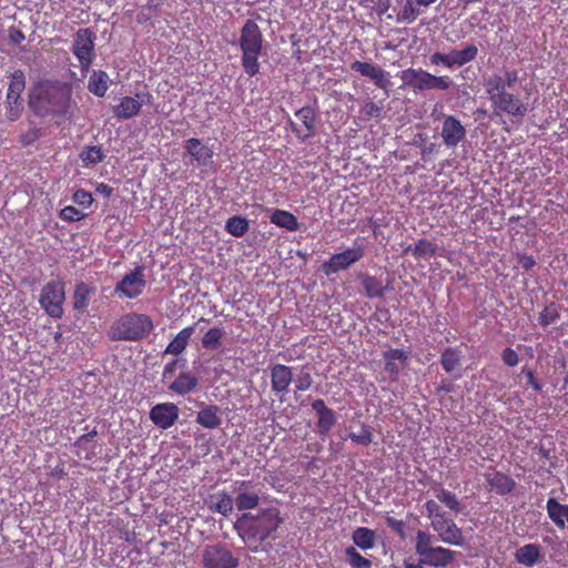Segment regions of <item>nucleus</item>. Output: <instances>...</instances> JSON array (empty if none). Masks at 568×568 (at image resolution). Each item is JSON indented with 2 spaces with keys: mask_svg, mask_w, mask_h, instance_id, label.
Returning a JSON list of instances; mask_svg holds the SVG:
<instances>
[{
  "mask_svg": "<svg viewBox=\"0 0 568 568\" xmlns=\"http://www.w3.org/2000/svg\"><path fill=\"white\" fill-rule=\"evenodd\" d=\"M301 125L291 122L292 131L301 141H305L315 133V111L311 106H303L295 112Z\"/></svg>",
  "mask_w": 568,
  "mask_h": 568,
  "instance_id": "18",
  "label": "nucleus"
},
{
  "mask_svg": "<svg viewBox=\"0 0 568 568\" xmlns=\"http://www.w3.org/2000/svg\"><path fill=\"white\" fill-rule=\"evenodd\" d=\"M346 562L352 568H372V561L363 557L353 546L345 549Z\"/></svg>",
  "mask_w": 568,
  "mask_h": 568,
  "instance_id": "44",
  "label": "nucleus"
},
{
  "mask_svg": "<svg viewBox=\"0 0 568 568\" xmlns=\"http://www.w3.org/2000/svg\"><path fill=\"white\" fill-rule=\"evenodd\" d=\"M521 375L526 377L527 385L530 386L535 392L539 393L542 389V384L536 378L531 368L527 366L521 367Z\"/></svg>",
  "mask_w": 568,
  "mask_h": 568,
  "instance_id": "51",
  "label": "nucleus"
},
{
  "mask_svg": "<svg viewBox=\"0 0 568 568\" xmlns=\"http://www.w3.org/2000/svg\"><path fill=\"white\" fill-rule=\"evenodd\" d=\"M364 256L363 247L346 248L341 253L333 254L324 263V271L327 275L348 268L352 264L358 262Z\"/></svg>",
  "mask_w": 568,
  "mask_h": 568,
  "instance_id": "15",
  "label": "nucleus"
},
{
  "mask_svg": "<svg viewBox=\"0 0 568 568\" xmlns=\"http://www.w3.org/2000/svg\"><path fill=\"white\" fill-rule=\"evenodd\" d=\"M312 408L317 415V432L322 436H326L334 424L336 423V415L335 412L327 407L325 402L323 399H315L312 403Z\"/></svg>",
  "mask_w": 568,
  "mask_h": 568,
  "instance_id": "21",
  "label": "nucleus"
},
{
  "mask_svg": "<svg viewBox=\"0 0 568 568\" xmlns=\"http://www.w3.org/2000/svg\"><path fill=\"white\" fill-rule=\"evenodd\" d=\"M415 554L423 565L435 568H447L458 555L455 550L436 546L434 536L424 530H417L416 532Z\"/></svg>",
  "mask_w": 568,
  "mask_h": 568,
  "instance_id": "6",
  "label": "nucleus"
},
{
  "mask_svg": "<svg viewBox=\"0 0 568 568\" xmlns=\"http://www.w3.org/2000/svg\"><path fill=\"white\" fill-rule=\"evenodd\" d=\"M353 542L362 550L372 549L375 546L376 534L367 527H358L353 531Z\"/></svg>",
  "mask_w": 568,
  "mask_h": 568,
  "instance_id": "37",
  "label": "nucleus"
},
{
  "mask_svg": "<svg viewBox=\"0 0 568 568\" xmlns=\"http://www.w3.org/2000/svg\"><path fill=\"white\" fill-rule=\"evenodd\" d=\"M41 136V131L38 128H32L21 135L20 142L23 146L34 143Z\"/></svg>",
  "mask_w": 568,
  "mask_h": 568,
  "instance_id": "54",
  "label": "nucleus"
},
{
  "mask_svg": "<svg viewBox=\"0 0 568 568\" xmlns=\"http://www.w3.org/2000/svg\"><path fill=\"white\" fill-rule=\"evenodd\" d=\"M108 80L106 72L93 71L88 82L89 91L99 98L104 97L109 89Z\"/></svg>",
  "mask_w": 568,
  "mask_h": 568,
  "instance_id": "38",
  "label": "nucleus"
},
{
  "mask_svg": "<svg viewBox=\"0 0 568 568\" xmlns=\"http://www.w3.org/2000/svg\"><path fill=\"white\" fill-rule=\"evenodd\" d=\"M142 109V102L132 97H123L113 106V114L119 120H128L136 116Z\"/></svg>",
  "mask_w": 568,
  "mask_h": 568,
  "instance_id": "23",
  "label": "nucleus"
},
{
  "mask_svg": "<svg viewBox=\"0 0 568 568\" xmlns=\"http://www.w3.org/2000/svg\"><path fill=\"white\" fill-rule=\"evenodd\" d=\"M403 84L414 91L448 90L453 81L447 75H434L423 69L408 68L400 72Z\"/></svg>",
  "mask_w": 568,
  "mask_h": 568,
  "instance_id": "8",
  "label": "nucleus"
},
{
  "mask_svg": "<svg viewBox=\"0 0 568 568\" xmlns=\"http://www.w3.org/2000/svg\"><path fill=\"white\" fill-rule=\"evenodd\" d=\"M225 336L223 327L214 326L209 328L201 339L202 348L205 351H216L222 346V341Z\"/></svg>",
  "mask_w": 568,
  "mask_h": 568,
  "instance_id": "36",
  "label": "nucleus"
},
{
  "mask_svg": "<svg viewBox=\"0 0 568 568\" xmlns=\"http://www.w3.org/2000/svg\"><path fill=\"white\" fill-rule=\"evenodd\" d=\"M440 136L447 148H456L466 138V129L456 116L445 115Z\"/></svg>",
  "mask_w": 568,
  "mask_h": 568,
  "instance_id": "17",
  "label": "nucleus"
},
{
  "mask_svg": "<svg viewBox=\"0 0 568 568\" xmlns=\"http://www.w3.org/2000/svg\"><path fill=\"white\" fill-rule=\"evenodd\" d=\"M82 161L85 164H97L102 162L103 160V153L100 146H89L85 151L81 154Z\"/></svg>",
  "mask_w": 568,
  "mask_h": 568,
  "instance_id": "47",
  "label": "nucleus"
},
{
  "mask_svg": "<svg viewBox=\"0 0 568 568\" xmlns=\"http://www.w3.org/2000/svg\"><path fill=\"white\" fill-rule=\"evenodd\" d=\"M382 110H383L382 106L377 105L375 102H372V101L366 102L363 108L365 115L368 118L381 116Z\"/></svg>",
  "mask_w": 568,
  "mask_h": 568,
  "instance_id": "55",
  "label": "nucleus"
},
{
  "mask_svg": "<svg viewBox=\"0 0 568 568\" xmlns=\"http://www.w3.org/2000/svg\"><path fill=\"white\" fill-rule=\"evenodd\" d=\"M362 284L365 290L366 296L369 298H383L385 288L382 281L371 275L362 276Z\"/></svg>",
  "mask_w": 568,
  "mask_h": 568,
  "instance_id": "39",
  "label": "nucleus"
},
{
  "mask_svg": "<svg viewBox=\"0 0 568 568\" xmlns=\"http://www.w3.org/2000/svg\"><path fill=\"white\" fill-rule=\"evenodd\" d=\"M72 200L78 205H81L82 207L87 209L91 206L93 202L92 194L83 189H79L73 193Z\"/></svg>",
  "mask_w": 568,
  "mask_h": 568,
  "instance_id": "49",
  "label": "nucleus"
},
{
  "mask_svg": "<svg viewBox=\"0 0 568 568\" xmlns=\"http://www.w3.org/2000/svg\"><path fill=\"white\" fill-rule=\"evenodd\" d=\"M454 390V385L450 382H443L438 387L437 392L450 393Z\"/></svg>",
  "mask_w": 568,
  "mask_h": 568,
  "instance_id": "61",
  "label": "nucleus"
},
{
  "mask_svg": "<svg viewBox=\"0 0 568 568\" xmlns=\"http://www.w3.org/2000/svg\"><path fill=\"white\" fill-rule=\"evenodd\" d=\"M486 480L489 488L500 496L511 493L516 485L511 477L500 471L487 475Z\"/></svg>",
  "mask_w": 568,
  "mask_h": 568,
  "instance_id": "28",
  "label": "nucleus"
},
{
  "mask_svg": "<svg viewBox=\"0 0 568 568\" xmlns=\"http://www.w3.org/2000/svg\"><path fill=\"white\" fill-rule=\"evenodd\" d=\"M283 523L277 507L260 509L256 515L244 513L236 524L246 542H262L268 539Z\"/></svg>",
  "mask_w": 568,
  "mask_h": 568,
  "instance_id": "3",
  "label": "nucleus"
},
{
  "mask_svg": "<svg viewBox=\"0 0 568 568\" xmlns=\"http://www.w3.org/2000/svg\"><path fill=\"white\" fill-rule=\"evenodd\" d=\"M65 283L60 280L47 282L39 294V304L44 313L55 320L62 318L64 314Z\"/></svg>",
  "mask_w": 568,
  "mask_h": 568,
  "instance_id": "9",
  "label": "nucleus"
},
{
  "mask_svg": "<svg viewBox=\"0 0 568 568\" xmlns=\"http://www.w3.org/2000/svg\"><path fill=\"white\" fill-rule=\"evenodd\" d=\"M204 503L211 511L225 517L233 511V499L225 490L209 495Z\"/></svg>",
  "mask_w": 568,
  "mask_h": 568,
  "instance_id": "22",
  "label": "nucleus"
},
{
  "mask_svg": "<svg viewBox=\"0 0 568 568\" xmlns=\"http://www.w3.org/2000/svg\"><path fill=\"white\" fill-rule=\"evenodd\" d=\"M422 6L417 3L415 0H405V3L397 12L396 21L397 23H406L410 24L418 19V17L423 13Z\"/></svg>",
  "mask_w": 568,
  "mask_h": 568,
  "instance_id": "33",
  "label": "nucleus"
},
{
  "mask_svg": "<svg viewBox=\"0 0 568 568\" xmlns=\"http://www.w3.org/2000/svg\"><path fill=\"white\" fill-rule=\"evenodd\" d=\"M185 150L199 165H206L213 158V151L196 138H191L185 142Z\"/></svg>",
  "mask_w": 568,
  "mask_h": 568,
  "instance_id": "25",
  "label": "nucleus"
},
{
  "mask_svg": "<svg viewBox=\"0 0 568 568\" xmlns=\"http://www.w3.org/2000/svg\"><path fill=\"white\" fill-rule=\"evenodd\" d=\"M484 85L496 115L523 119L530 111L532 89L520 70L506 68L493 73Z\"/></svg>",
  "mask_w": 568,
  "mask_h": 568,
  "instance_id": "1",
  "label": "nucleus"
},
{
  "mask_svg": "<svg viewBox=\"0 0 568 568\" xmlns=\"http://www.w3.org/2000/svg\"><path fill=\"white\" fill-rule=\"evenodd\" d=\"M97 191H98V192L103 193L105 196H110V195H111V193H112V187H110V186H109V185H106V184L101 183V184L97 187Z\"/></svg>",
  "mask_w": 568,
  "mask_h": 568,
  "instance_id": "63",
  "label": "nucleus"
},
{
  "mask_svg": "<svg viewBox=\"0 0 568 568\" xmlns=\"http://www.w3.org/2000/svg\"><path fill=\"white\" fill-rule=\"evenodd\" d=\"M351 70L359 73L362 77L371 79L378 89L384 90L388 95L392 82L389 73L383 68L374 63L356 60L351 64Z\"/></svg>",
  "mask_w": 568,
  "mask_h": 568,
  "instance_id": "13",
  "label": "nucleus"
},
{
  "mask_svg": "<svg viewBox=\"0 0 568 568\" xmlns=\"http://www.w3.org/2000/svg\"><path fill=\"white\" fill-rule=\"evenodd\" d=\"M153 328V321L148 314L130 312L112 323L108 336L113 342H139L146 338Z\"/></svg>",
  "mask_w": 568,
  "mask_h": 568,
  "instance_id": "5",
  "label": "nucleus"
},
{
  "mask_svg": "<svg viewBox=\"0 0 568 568\" xmlns=\"http://www.w3.org/2000/svg\"><path fill=\"white\" fill-rule=\"evenodd\" d=\"M546 509L551 521L558 528H564L566 523H568V505L560 504L556 498H549Z\"/></svg>",
  "mask_w": 568,
  "mask_h": 568,
  "instance_id": "31",
  "label": "nucleus"
},
{
  "mask_svg": "<svg viewBox=\"0 0 568 568\" xmlns=\"http://www.w3.org/2000/svg\"><path fill=\"white\" fill-rule=\"evenodd\" d=\"M515 560L526 567H532L541 560V547L537 544H527L515 552Z\"/></svg>",
  "mask_w": 568,
  "mask_h": 568,
  "instance_id": "27",
  "label": "nucleus"
},
{
  "mask_svg": "<svg viewBox=\"0 0 568 568\" xmlns=\"http://www.w3.org/2000/svg\"><path fill=\"white\" fill-rule=\"evenodd\" d=\"M501 359L507 366L514 367L519 363V355L515 349L506 347L501 353Z\"/></svg>",
  "mask_w": 568,
  "mask_h": 568,
  "instance_id": "53",
  "label": "nucleus"
},
{
  "mask_svg": "<svg viewBox=\"0 0 568 568\" xmlns=\"http://www.w3.org/2000/svg\"><path fill=\"white\" fill-rule=\"evenodd\" d=\"M559 318V312L554 303L545 306V308L539 313L538 323L546 327L552 323H555Z\"/></svg>",
  "mask_w": 568,
  "mask_h": 568,
  "instance_id": "45",
  "label": "nucleus"
},
{
  "mask_svg": "<svg viewBox=\"0 0 568 568\" xmlns=\"http://www.w3.org/2000/svg\"><path fill=\"white\" fill-rule=\"evenodd\" d=\"M176 364H178L176 359H173L172 362L168 363L164 366L163 376L166 377L169 374H172L175 371Z\"/></svg>",
  "mask_w": 568,
  "mask_h": 568,
  "instance_id": "62",
  "label": "nucleus"
},
{
  "mask_svg": "<svg viewBox=\"0 0 568 568\" xmlns=\"http://www.w3.org/2000/svg\"><path fill=\"white\" fill-rule=\"evenodd\" d=\"M196 423L204 428L215 429L221 426V409L217 405H205L196 415Z\"/></svg>",
  "mask_w": 568,
  "mask_h": 568,
  "instance_id": "26",
  "label": "nucleus"
},
{
  "mask_svg": "<svg viewBox=\"0 0 568 568\" xmlns=\"http://www.w3.org/2000/svg\"><path fill=\"white\" fill-rule=\"evenodd\" d=\"M72 52L77 57L82 71H88L95 57L94 33L91 29H79L75 33Z\"/></svg>",
  "mask_w": 568,
  "mask_h": 568,
  "instance_id": "10",
  "label": "nucleus"
},
{
  "mask_svg": "<svg viewBox=\"0 0 568 568\" xmlns=\"http://www.w3.org/2000/svg\"><path fill=\"white\" fill-rule=\"evenodd\" d=\"M248 229V220L242 215L231 216L225 223V231L235 237L243 236Z\"/></svg>",
  "mask_w": 568,
  "mask_h": 568,
  "instance_id": "40",
  "label": "nucleus"
},
{
  "mask_svg": "<svg viewBox=\"0 0 568 568\" xmlns=\"http://www.w3.org/2000/svg\"><path fill=\"white\" fill-rule=\"evenodd\" d=\"M204 568H236L239 559L222 545H209L203 550Z\"/></svg>",
  "mask_w": 568,
  "mask_h": 568,
  "instance_id": "12",
  "label": "nucleus"
},
{
  "mask_svg": "<svg viewBox=\"0 0 568 568\" xmlns=\"http://www.w3.org/2000/svg\"><path fill=\"white\" fill-rule=\"evenodd\" d=\"M237 45L241 51V64L250 78L260 73L258 61L264 49V38L261 28L254 20H246L241 28Z\"/></svg>",
  "mask_w": 568,
  "mask_h": 568,
  "instance_id": "4",
  "label": "nucleus"
},
{
  "mask_svg": "<svg viewBox=\"0 0 568 568\" xmlns=\"http://www.w3.org/2000/svg\"><path fill=\"white\" fill-rule=\"evenodd\" d=\"M60 217L65 222H77L82 220L85 214L72 205H68L60 211Z\"/></svg>",
  "mask_w": 568,
  "mask_h": 568,
  "instance_id": "48",
  "label": "nucleus"
},
{
  "mask_svg": "<svg viewBox=\"0 0 568 568\" xmlns=\"http://www.w3.org/2000/svg\"><path fill=\"white\" fill-rule=\"evenodd\" d=\"M8 38L10 42L19 44L24 40V33L16 27H10L8 30Z\"/></svg>",
  "mask_w": 568,
  "mask_h": 568,
  "instance_id": "56",
  "label": "nucleus"
},
{
  "mask_svg": "<svg viewBox=\"0 0 568 568\" xmlns=\"http://www.w3.org/2000/svg\"><path fill=\"white\" fill-rule=\"evenodd\" d=\"M313 384L312 375L308 372H301L294 381V386L297 392H305L311 388Z\"/></svg>",
  "mask_w": 568,
  "mask_h": 568,
  "instance_id": "50",
  "label": "nucleus"
},
{
  "mask_svg": "<svg viewBox=\"0 0 568 568\" xmlns=\"http://www.w3.org/2000/svg\"><path fill=\"white\" fill-rule=\"evenodd\" d=\"M518 263L525 271H530L536 265L534 256L527 254L520 255L518 257Z\"/></svg>",
  "mask_w": 568,
  "mask_h": 568,
  "instance_id": "58",
  "label": "nucleus"
},
{
  "mask_svg": "<svg viewBox=\"0 0 568 568\" xmlns=\"http://www.w3.org/2000/svg\"><path fill=\"white\" fill-rule=\"evenodd\" d=\"M26 88V77L22 70H16L11 74L7 92V104H18L21 100V94Z\"/></svg>",
  "mask_w": 568,
  "mask_h": 568,
  "instance_id": "30",
  "label": "nucleus"
},
{
  "mask_svg": "<svg viewBox=\"0 0 568 568\" xmlns=\"http://www.w3.org/2000/svg\"><path fill=\"white\" fill-rule=\"evenodd\" d=\"M199 384L196 376L191 373H181L169 386L170 390L178 395H186L191 393Z\"/></svg>",
  "mask_w": 568,
  "mask_h": 568,
  "instance_id": "32",
  "label": "nucleus"
},
{
  "mask_svg": "<svg viewBox=\"0 0 568 568\" xmlns=\"http://www.w3.org/2000/svg\"><path fill=\"white\" fill-rule=\"evenodd\" d=\"M73 88L70 83L39 81L29 98L30 109L40 116H65L72 108Z\"/></svg>",
  "mask_w": 568,
  "mask_h": 568,
  "instance_id": "2",
  "label": "nucleus"
},
{
  "mask_svg": "<svg viewBox=\"0 0 568 568\" xmlns=\"http://www.w3.org/2000/svg\"><path fill=\"white\" fill-rule=\"evenodd\" d=\"M258 503L260 496L254 491H241L235 498V505L239 510L254 509Z\"/></svg>",
  "mask_w": 568,
  "mask_h": 568,
  "instance_id": "43",
  "label": "nucleus"
},
{
  "mask_svg": "<svg viewBox=\"0 0 568 568\" xmlns=\"http://www.w3.org/2000/svg\"><path fill=\"white\" fill-rule=\"evenodd\" d=\"M179 418V408L174 403H160L150 410V419L161 428L168 429L172 427Z\"/></svg>",
  "mask_w": 568,
  "mask_h": 568,
  "instance_id": "16",
  "label": "nucleus"
},
{
  "mask_svg": "<svg viewBox=\"0 0 568 568\" xmlns=\"http://www.w3.org/2000/svg\"><path fill=\"white\" fill-rule=\"evenodd\" d=\"M386 525L400 538H405L406 524L402 519H397L395 517L387 516Z\"/></svg>",
  "mask_w": 568,
  "mask_h": 568,
  "instance_id": "52",
  "label": "nucleus"
},
{
  "mask_svg": "<svg viewBox=\"0 0 568 568\" xmlns=\"http://www.w3.org/2000/svg\"><path fill=\"white\" fill-rule=\"evenodd\" d=\"M478 48L475 44H468L463 50H452L449 53L435 52L429 57L433 65H444L448 69L454 67H462L476 59Z\"/></svg>",
  "mask_w": 568,
  "mask_h": 568,
  "instance_id": "11",
  "label": "nucleus"
},
{
  "mask_svg": "<svg viewBox=\"0 0 568 568\" xmlns=\"http://www.w3.org/2000/svg\"><path fill=\"white\" fill-rule=\"evenodd\" d=\"M95 293V288L84 282L75 285L73 292V308L80 313H84L90 304L91 296Z\"/></svg>",
  "mask_w": 568,
  "mask_h": 568,
  "instance_id": "29",
  "label": "nucleus"
},
{
  "mask_svg": "<svg viewBox=\"0 0 568 568\" xmlns=\"http://www.w3.org/2000/svg\"><path fill=\"white\" fill-rule=\"evenodd\" d=\"M436 498L455 514H458L463 510L462 503L450 490L440 488L436 494Z\"/></svg>",
  "mask_w": 568,
  "mask_h": 568,
  "instance_id": "42",
  "label": "nucleus"
},
{
  "mask_svg": "<svg viewBox=\"0 0 568 568\" xmlns=\"http://www.w3.org/2000/svg\"><path fill=\"white\" fill-rule=\"evenodd\" d=\"M349 438L356 444L368 446L373 442L371 427L367 425H362L358 433H349Z\"/></svg>",
  "mask_w": 568,
  "mask_h": 568,
  "instance_id": "46",
  "label": "nucleus"
},
{
  "mask_svg": "<svg viewBox=\"0 0 568 568\" xmlns=\"http://www.w3.org/2000/svg\"><path fill=\"white\" fill-rule=\"evenodd\" d=\"M271 223L275 224L278 227L285 229L290 232H295L298 230L300 224L294 214L284 210H275L270 216Z\"/></svg>",
  "mask_w": 568,
  "mask_h": 568,
  "instance_id": "34",
  "label": "nucleus"
},
{
  "mask_svg": "<svg viewBox=\"0 0 568 568\" xmlns=\"http://www.w3.org/2000/svg\"><path fill=\"white\" fill-rule=\"evenodd\" d=\"M145 286L143 270L138 267L123 276L115 286V293L132 300L140 296Z\"/></svg>",
  "mask_w": 568,
  "mask_h": 568,
  "instance_id": "14",
  "label": "nucleus"
},
{
  "mask_svg": "<svg viewBox=\"0 0 568 568\" xmlns=\"http://www.w3.org/2000/svg\"><path fill=\"white\" fill-rule=\"evenodd\" d=\"M384 371L392 381H397L400 371L407 365L409 354L403 348H390L383 352Z\"/></svg>",
  "mask_w": 568,
  "mask_h": 568,
  "instance_id": "20",
  "label": "nucleus"
},
{
  "mask_svg": "<svg viewBox=\"0 0 568 568\" xmlns=\"http://www.w3.org/2000/svg\"><path fill=\"white\" fill-rule=\"evenodd\" d=\"M97 435H98L97 430H95V429H93V430H91V432H89V433H87V434L82 435V436L77 440L75 445H78V446H82V445H84V444H85V443H88V442H92V440H93V438H94Z\"/></svg>",
  "mask_w": 568,
  "mask_h": 568,
  "instance_id": "60",
  "label": "nucleus"
},
{
  "mask_svg": "<svg viewBox=\"0 0 568 568\" xmlns=\"http://www.w3.org/2000/svg\"><path fill=\"white\" fill-rule=\"evenodd\" d=\"M462 358V352L455 347L446 348L440 356V364L445 372L452 373L458 365Z\"/></svg>",
  "mask_w": 568,
  "mask_h": 568,
  "instance_id": "41",
  "label": "nucleus"
},
{
  "mask_svg": "<svg viewBox=\"0 0 568 568\" xmlns=\"http://www.w3.org/2000/svg\"><path fill=\"white\" fill-rule=\"evenodd\" d=\"M425 509L427 517L430 519L433 530L444 544L452 546H463L465 544L462 528L456 525L454 519L435 500H427Z\"/></svg>",
  "mask_w": 568,
  "mask_h": 568,
  "instance_id": "7",
  "label": "nucleus"
},
{
  "mask_svg": "<svg viewBox=\"0 0 568 568\" xmlns=\"http://www.w3.org/2000/svg\"><path fill=\"white\" fill-rule=\"evenodd\" d=\"M404 252L410 253L415 260L433 257L437 253V245L427 239H420L414 246H407Z\"/></svg>",
  "mask_w": 568,
  "mask_h": 568,
  "instance_id": "35",
  "label": "nucleus"
},
{
  "mask_svg": "<svg viewBox=\"0 0 568 568\" xmlns=\"http://www.w3.org/2000/svg\"><path fill=\"white\" fill-rule=\"evenodd\" d=\"M271 387L274 394L285 395L293 382L292 367L284 364H274L270 366Z\"/></svg>",
  "mask_w": 568,
  "mask_h": 568,
  "instance_id": "19",
  "label": "nucleus"
},
{
  "mask_svg": "<svg viewBox=\"0 0 568 568\" xmlns=\"http://www.w3.org/2000/svg\"><path fill=\"white\" fill-rule=\"evenodd\" d=\"M439 152V145L434 142L426 143L422 146V158L426 159L432 155H436Z\"/></svg>",
  "mask_w": 568,
  "mask_h": 568,
  "instance_id": "57",
  "label": "nucleus"
},
{
  "mask_svg": "<svg viewBox=\"0 0 568 568\" xmlns=\"http://www.w3.org/2000/svg\"><path fill=\"white\" fill-rule=\"evenodd\" d=\"M8 105H9V109H8V112L6 115H7L8 120L16 121L17 119H19L21 111H22L21 102H18V104H8Z\"/></svg>",
  "mask_w": 568,
  "mask_h": 568,
  "instance_id": "59",
  "label": "nucleus"
},
{
  "mask_svg": "<svg viewBox=\"0 0 568 568\" xmlns=\"http://www.w3.org/2000/svg\"><path fill=\"white\" fill-rule=\"evenodd\" d=\"M196 323L181 329L175 337L168 344L164 354L174 356L181 355L187 347L192 335L195 332Z\"/></svg>",
  "mask_w": 568,
  "mask_h": 568,
  "instance_id": "24",
  "label": "nucleus"
},
{
  "mask_svg": "<svg viewBox=\"0 0 568 568\" xmlns=\"http://www.w3.org/2000/svg\"><path fill=\"white\" fill-rule=\"evenodd\" d=\"M404 568H425V565H423L420 561L410 562L406 560L404 562Z\"/></svg>",
  "mask_w": 568,
  "mask_h": 568,
  "instance_id": "64",
  "label": "nucleus"
}]
</instances>
